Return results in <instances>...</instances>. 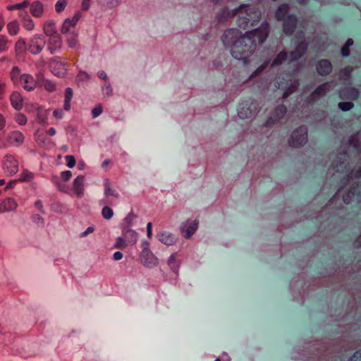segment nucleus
<instances>
[{"instance_id":"1","label":"nucleus","mask_w":361,"mask_h":361,"mask_svg":"<svg viewBox=\"0 0 361 361\" xmlns=\"http://www.w3.org/2000/svg\"><path fill=\"white\" fill-rule=\"evenodd\" d=\"M270 26L264 22L257 29L243 34L238 29L231 28L225 30L221 40L226 47H231V54L233 58L247 65L251 56L257 49L258 44H263L269 34Z\"/></svg>"},{"instance_id":"2","label":"nucleus","mask_w":361,"mask_h":361,"mask_svg":"<svg viewBox=\"0 0 361 361\" xmlns=\"http://www.w3.org/2000/svg\"><path fill=\"white\" fill-rule=\"evenodd\" d=\"M239 18L242 19L245 24L252 22L251 25H254V23L259 20L261 12L255 6L242 4L239 6Z\"/></svg>"},{"instance_id":"3","label":"nucleus","mask_w":361,"mask_h":361,"mask_svg":"<svg viewBox=\"0 0 361 361\" xmlns=\"http://www.w3.org/2000/svg\"><path fill=\"white\" fill-rule=\"evenodd\" d=\"M137 241V233L131 228H123L122 236L116 239L114 247L116 249L123 250L128 246L136 244Z\"/></svg>"},{"instance_id":"4","label":"nucleus","mask_w":361,"mask_h":361,"mask_svg":"<svg viewBox=\"0 0 361 361\" xmlns=\"http://www.w3.org/2000/svg\"><path fill=\"white\" fill-rule=\"evenodd\" d=\"M139 257L141 263L148 268L154 267L159 264L157 257L149 250V243L147 241L142 243V251Z\"/></svg>"},{"instance_id":"5","label":"nucleus","mask_w":361,"mask_h":361,"mask_svg":"<svg viewBox=\"0 0 361 361\" xmlns=\"http://www.w3.org/2000/svg\"><path fill=\"white\" fill-rule=\"evenodd\" d=\"M307 128L304 126H300L295 129L291 134L289 139V145L293 147H299L307 142Z\"/></svg>"},{"instance_id":"6","label":"nucleus","mask_w":361,"mask_h":361,"mask_svg":"<svg viewBox=\"0 0 361 361\" xmlns=\"http://www.w3.org/2000/svg\"><path fill=\"white\" fill-rule=\"evenodd\" d=\"M18 161L15 155L7 154L3 159V169L10 176L16 174L18 171Z\"/></svg>"},{"instance_id":"7","label":"nucleus","mask_w":361,"mask_h":361,"mask_svg":"<svg viewBox=\"0 0 361 361\" xmlns=\"http://www.w3.org/2000/svg\"><path fill=\"white\" fill-rule=\"evenodd\" d=\"M66 66L67 64L59 56L52 58L49 64L51 71L58 77H63L66 74Z\"/></svg>"},{"instance_id":"8","label":"nucleus","mask_w":361,"mask_h":361,"mask_svg":"<svg viewBox=\"0 0 361 361\" xmlns=\"http://www.w3.org/2000/svg\"><path fill=\"white\" fill-rule=\"evenodd\" d=\"M198 225V220L188 219L182 224L181 227L180 228L182 235L186 239L190 238V237L197 231Z\"/></svg>"},{"instance_id":"9","label":"nucleus","mask_w":361,"mask_h":361,"mask_svg":"<svg viewBox=\"0 0 361 361\" xmlns=\"http://www.w3.org/2000/svg\"><path fill=\"white\" fill-rule=\"evenodd\" d=\"M45 45V40L38 35L32 36L29 40L28 50L32 54H39Z\"/></svg>"},{"instance_id":"10","label":"nucleus","mask_w":361,"mask_h":361,"mask_svg":"<svg viewBox=\"0 0 361 361\" xmlns=\"http://www.w3.org/2000/svg\"><path fill=\"white\" fill-rule=\"evenodd\" d=\"M104 196L106 200L104 201V204H112L113 202L110 200V197H112L115 199L119 198L118 192L112 187L111 183L109 179L106 178L104 180Z\"/></svg>"},{"instance_id":"11","label":"nucleus","mask_w":361,"mask_h":361,"mask_svg":"<svg viewBox=\"0 0 361 361\" xmlns=\"http://www.w3.org/2000/svg\"><path fill=\"white\" fill-rule=\"evenodd\" d=\"M360 96V91L353 87H345L339 90V97L343 100H356Z\"/></svg>"},{"instance_id":"12","label":"nucleus","mask_w":361,"mask_h":361,"mask_svg":"<svg viewBox=\"0 0 361 361\" xmlns=\"http://www.w3.org/2000/svg\"><path fill=\"white\" fill-rule=\"evenodd\" d=\"M9 146L19 147L22 145L25 140V136L19 130H13L7 135Z\"/></svg>"},{"instance_id":"13","label":"nucleus","mask_w":361,"mask_h":361,"mask_svg":"<svg viewBox=\"0 0 361 361\" xmlns=\"http://www.w3.org/2000/svg\"><path fill=\"white\" fill-rule=\"evenodd\" d=\"M63 41L60 35L49 37L47 49L51 54H54L62 48Z\"/></svg>"},{"instance_id":"14","label":"nucleus","mask_w":361,"mask_h":361,"mask_svg":"<svg viewBox=\"0 0 361 361\" xmlns=\"http://www.w3.org/2000/svg\"><path fill=\"white\" fill-rule=\"evenodd\" d=\"M18 85H21L27 91H32L37 87V82L30 74L23 73Z\"/></svg>"},{"instance_id":"15","label":"nucleus","mask_w":361,"mask_h":361,"mask_svg":"<svg viewBox=\"0 0 361 361\" xmlns=\"http://www.w3.org/2000/svg\"><path fill=\"white\" fill-rule=\"evenodd\" d=\"M17 207L18 203L13 198L6 197L0 200V213L14 211Z\"/></svg>"},{"instance_id":"16","label":"nucleus","mask_w":361,"mask_h":361,"mask_svg":"<svg viewBox=\"0 0 361 361\" xmlns=\"http://www.w3.org/2000/svg\"><path fill=\"white\" fill-rule=\"evenodd\" d=\"M298 19L293 15H289L283 20V32L286 35H292L296 28Z\"/></svg>"},{"instance_id":"17","label":"nucleus","mask_w":361,"mask_h":361,"mask_svg":"<svg viewBox=\"0 0 361 361\" xmlns=\"http://www.w3.org/2000/svg\"><path fill=\"white\" fill-rule=\"evenodd\" d=\"M316 69L319 75H327L332 71V64L327 59H322L317 63Z\"/></svg>"},{"instance_id":"18","label":"nucleus","mask_w":361,"mask_h":361,"mask_svg":"<svg viewBox=\"0 0 361 361\" xmlns=\"http://www.w3.org/2000/svg\"><path fill=\"white\" fill-rule=\"evenodd\" d=\"M331 83L324 82L322 85L317 87V89L311 94L310 99L311 101H315L319 98L324 96L327 92L331 88Z\"/></svg>"},{"instance_id":"19","label":"nucleus","mask_w":361,"mask_h":361,"mask_svg":"<svg viewBox=\"0 0 361 361\" xmlns=\"http://www.w3.org/2000/svg\"><path fill=\"white\" fill-rule=\"evenodd\" d=\"M239 16V7L233 10H229L228 8H223L219 14V21H226L234 18L235 16Z\"/></svg>"},{"instance_id":"20","label":"nucleus","mask_w":361,"mask_h":361,"mask_svg":"<svg viewBox=\"0 0 361 361\" xmlns=\"http://www.w3.org/2000/svg\"><path fill=\"white\" fill-rule=\"evenodd\" d=\"M307 44L305 42H301L290 54V61H295L300 58L307 51Z\"/></svg>"},{"instance_id":"21","label":"nucleus","mask_w":361,"mask_h":361,"mask_svg":"<svg viewBox=\"0 0 361 361\" xmlns=\"http://www.w3.org/2000/svg\"><path fill=\"white\" fill-rule=\"evenodd\" d=\"M11 106L16 110H20L23 107V99L21 94L13 92L10 96Z\"/></svg>"},{"instance_id":"22","label":"nucleus","mask_w":361,"mask_h":361,"mask_svg":"<svg viewBox=\"0 0 361 361\" xmlns=\"http://www.w3.org/2000/svg\"><path fill=\"white\" fill-rule=\"evenodd\" d=\"M79 20V16L75 14L71 19H66L62 25L61 32L62 34H67L72 27H74Z\"/></svg>"},{"instance_id":"23","label":"nucleus","mask_w":361,"mask_h":361,"mask_svg":"<svg viewBox=\"0 0 361 361\" xmlns=\"http://www.w3.org/2000/svg\"><path fill=\"white\" fill-rule=\"evenodd\" d=\"M168 264L171 269L175 273L177 278L178 275V269L180 265V260L178 258V253L175 252L169 257L168 259Z\"/></svg>"},{"instance_id":"24","label":"nucleus","mask_w":361,"mask_h":361,"mask_svg":"<svg viewBox=\"0 0 361 361\" xmlns=\"http://www.w3.org/2000/svg\"><path fill=\"white\" fill-rule=\"evenodd\" d=\"M84 180V176H79L73 181V189L78 197H81L83 195Z\"/></svg>"},{"instance_id":"25","label":"nucleus","mask_w":361,"mask_h":361,"mask_svg":"<svg viewBox=\"0 0 361 361\" xmlns=\"http://www.w3.org/2000/svg\"><path fill=\"white\" fill-rule=\"evenodd\" d=\"M30 13L35 18L41 17L44 13V6L39 1H33L30 7Z\"/></svg>"},{"instance_id":"26","label":"nucleus","mask_w":361,"mask_h":361,"mask_svg":"<svg viewBox=\"0 0 361 361\" xmlns=\"http://www.w3.org/2000/svg\"><path fill=\"white\" fill-rule=\"evenodd\" d=\"M19 17L21 18L23 26L27 30L31 31L34 29L35 23L26 11L20 12Z\"/></svg>"},{"instance_id":"27","label":"nucleus","mask_w":361,"mask_h":361,"mask_svg":"<svg viewBox=\"0 0 361 361\" xmlns=\"http://www.w3.org/2000/svg\"><path fill=\"white\" fill-rule=\"evenodd\" d=\"M44 34L48 37H51L59 35L57 33L56 24L53 20H47L44 23L43 26Z\"/></svg>"},{"instance_id":"28","label":"nucleus","mask_w":361,"mask_h":361,"mask_svg":"<svg viewBox=\"0 0 361 361\" xmlns=\"http://www.w3.org/2000/svg\"><path fill=\"white\" fill-rule=\"evenodd\" d=\"M159 240L166 245L175 244L176 239L173 235L167 232H163L159 235Z\"/></svg>"},{"instance_id":"29","label":"nucleus","mask_w":361,"mask_h":361,"mask_svg":"<svg viewBox=\"0 0 361 361\" xmlns=\"http://www.w3.org/2000/svg\"><path fill=\"white\" fill-rule=\"evenodd\" d=\"M23 78V74L18 66H15L10 72V78L14 85H18Z\"/></svg>"},{"instance_id":"30","label":"nucleus","mask_w":361,"mask_h":361,"mask_svg":"<svg viewBox=\"0 0 361 361\" xmlns=\"http://www.w3.org/2000/svg\"><path fill=\"white\" fill-rule=\"evenodd\" d=\"M289 6L287 4L281 5L276 12V18L278 20H284L288 16Z\"/></svg>"},{"instance_id":"31","label":"nucleus","mask_w":361,"mask_h":361,"mask_svg":"<svg viewBox=\"0 0 361 361\" xmlns=\"http://www.w3.org/2000/svg\"><path fill=\"white\" fill-rule=\"evenodd\" d=\"M66 42L70 48L78 49L79 47L78 35L74 32L69 33L66 38Z\"/></svg>"},{"instance_id":"32","label":"nucleus","mask_w":361,"mask_h":361,"mask_svg":"<svg viewBox=\"0 0 361 361\" xmlns=\"http://www.w3.org/2000/svg\"><path fill=\"white\" fill-rule=\"evenodd\" d=\"M73 95V90L71 87H67L65 90V99H64V109L68 111L71 109V101Z\"/></svg>"},{"instance_id":"33","label":"nucleus","mask_w":361,"mask_h":361,"mask_svg":"<svg viewBox=\"0 0 361 361\" xmlns=\"http://www.w3.org/2000/svg\"><path fill=\"white\" fill-rule=\"evenodd\" d=\"M15 49L17 54H24L26 50V43L24 39L20 38L15 44Z\"/></svg>"},{"instance_id":"34","label":"nucleus","mask_w":361,"mask_h":361,"mask_svg":"<svg viewBox=\"0 0 361 361\" xmlns=\"http://www.w3.org/2000/svg\"><path fill=\"white\" fill-rule=\"evenodd\" d=\"M7 29L11 35H16L20 30L19 23L16 20L11 21L8 23Z\"/></svg>"},{"instance_id":"35","label":"nucleus","mask_w":361,"mask_h":361,"mask_svg":"<svg viewBox=\"0 0 361 361\" xmlns=\"http://www.w3.org/2000/svg\"><path fill=\"white\" fill-rule=\"evenodd\" d=\"M354 42L352 38H348L345 44L341 48V55L344 57L348 56L350 54V47L353 44Z\"/></svg>"},{"instance_id":"36","label":"nucleus","mask_w":361,"mask_h":361,"mask_svg":"<svg viewBox=\"0 0 361 361\" xmlns=\"http://www.w3.org/2000/svg\"><path fill=\"white\" fill-rule=\"evenodd\" d=\"M40 85L49 92H52L56 90V84L49 80H43Z\"/></svg>"},{"instance_id":"37","label":"nucleus","mask_w":361,"mask_h":361,"mask_svg":"<svg viewBox=\"0 0 361 361\" xmlns=\"http://www.w3.org/2000/svg\"><path fill=\"white\" fill-rule=\"evenodd\" d=\"M287 59V53L285 51H281L275 59L273 60L271 66H278L281 64L283 61H285Z\"/></svg>"},{"instance_id":"38","label":"nucleus","mask_w":361,"mask_h":361,"mask_svg":"<svg viewBox=\"0 0 361 361\" xmlns=\"http://www.w3.org/2000/svg\"><path fill=\"white\" fill-rule=\"evenodd\" d=\"M109 205V204H105L102 210V215L105 219H110L114 215V212Z\"/></svg>"},{"instance_id":"39","label":"nucleus","mask_w":361,"mask_h":361,"mask_svg":"<svg viewBox=\"0 0 361 361\" xmlns=\"http://www.w3.org/2000/svg\"><path fill=\"white\" fill-rule=\"evenodd\" d=\"M68 4V0H58L55 4L56 12L60 13L63 11Z\"/></svg>"},{"instance_id":"40","label":"nucleus","mask_w":361,"mask_h":361,"mask_svg":"<svg viewBox=\"0 0 361 361\" xmlns=\"http://www.w3.org/2000/svg\"><path fill=\"white\" fill-rule=\"evenodd\" d=\"M30 5V2L27 0L23 1L22 3L16 4L13 5H9L7 6V9L8 11L16 10V9H22L27 7Z\"/></svg>"},{"instance_id":"41","label":"nucleus","mask_w":361,"mask_h":361,"mask_svg":"<svg viewBox=\"0 0 361 361\" xmlns=\"http://www.w3.org/2000/svg\"><path fill=\"white\" fill-rule=\"evenodd\" d=\"M14 120L20 126H25L27 121L26 116L22 113L16 114L14 116Z\"/></svg>"},{"instance_id":"42","label":"nucleus","mask_w":361,"mask_h":361,"mask_svg":"<svg viewBox=\"0 0 361 361\" xmlns=\"http://www.w3.org/2000/svg\"><path fill=\"white\" fill-rule=\"evenodd\" d=\"M135 218V215L130 212L123 220V228H130L133 219Z\"/></svg>"},{"instance_id":"43","label":"nucleus","mask_w":361,"mask_h":361,"mask_svg":"<svg viewBox=\"0 0 361 361\" xmlns=\"http://www.w3.org/2000/svg\"><path fill=\"white\" fill-rule=\"evenodd\" d=\"M338 108L343 111H347L354 107V104L351 102H342L338 104Z\"/></svg>"},{"instance_id":"44","label":"nucleus","mask_w":361,"mask_h":361,"mask_svg":"<svg viewBox=\"0 0 361 361\" xmlns=\"http://www.w3.org/2000/svg\"><path fill=\"white\" fill-rule=\"evenodd\" d=\"M360 135L359 133H356L353 135L349 138V145L353 146L355 148H358L360 146Z\"/></svg>"},{"instance_id":"45","label":"nucleus","mask_w":361,"mask_h":361,"mask_svg":"<svg viewBox=\"0 0 361 361\" xmlns=\"http://www.w3.org/2000/svg\"><path fill=\"white\" fill-rule=\"evenodd\" d=\"M103 94L109 97L113 94V89L109 83V82H106L102 87Z\"/></svg>"},{"instance_id":"46","label":"nucleus","mask_w":361,"mask_h":361,"mask_svg":"<svg viewBox=\"0 0 361 361\" xmlns=\"http://www.w3.org/2000/svg\"><path fill=\"white\" fill-rule=\"evenodd\" d=\"M287 111L286 106L284 105H279L275 109V114L278 118H282Z\"/></svg>"},{"instance_id":"47","label":"nucleus","mask_w":361,"mask_h":361,"mask_svg":"<svg viewBox=\"0 0 361 361\" xmlns=\"http://www.w3.org/2000/svg\"><path fill=\"white\" fill-rule=\"evenodd\" d=\"M33 178V174L27 170H23L20 174V180L29 181Z\"/></svg>"},{"instance_id":"48","label":"nucleus","mask_w":361,"mask_h":361,"mask_svg":"<svg viewBox=\"0 0 361 361\" xmlns=\"http://www.w3.org/2000/svg\"><path fill=\"white\" fill-rule=\"evenodd\" d=\"M8 39L4 35H0V53L6 51Z\"/></svg>"},{"instance_id":"49","label":"nucleus","mask_w":361,"mask_h":361,"mask_svg":"<svg viewBox=\"0 0 361 361\" xmlns=\"http://www.w3.org/2000/svg\"><path fill=\"white\" fill-rule=\"evenodd\" d=\"M103 111L102 105L99 104H97L92 110V115L93 118H96L98 116H99Z\"/></svg>"},{"instance_id":"50","label":"nucleus","mask_w":361,"mask_h":361,"mask_svg":"<svg viewBox=\"0 0 361 361\" xmlns=\"http://www.w3.org/2000/svg\"><path fill=\"white\" fill-rule=\"evenodd\" d=\"M65 159L66 161V165L69 168H73L75 165V159L72 155H67L65 157Z\"/></svg>"},{"instance_id":"51","label":"nucleus","mask_w":361,"mask_h":361,"mask_svg":"<svg viewBox=\"0 0 361 361\" xmlns=\"http://www.w3.org/2000/svg\"><path fill=\"white\" fill-rule=\"evenodd\" d=\"M9 146L7 137H5L3 134L0 133V149H4Z\"/></svg>"},{"instance_id":"52","label":"nucleus","mask_w":361,"mask_h":361,"mask_svg":"<svg viewBox=\"0 0 361 361\" xmlns=\"http://www.w3.org/2000/svg\"><path fill=\"white\" fill-rule=\"evenodd\" d=\"M355 192L353 189L350 190L345 195H343V201L345 203L348 204L351 199L354 197Z\"/></svg>"},{"instance_id":"53","label":"nucleus","mask_w":361,"mask_h":361,"mask_svg":"<svg viewBox=\"0 0 361 361\" xmlns=\"http://www.w3.org/2000/svg\"><path fill=\"white\" fill-rule=\"evenodd\" d=\"M72 176V173L70 171H63L61 174V177L63 181H68Z\"/></svg>"},{"instance_id":"54","label":"nucleus","mask_w":361,"mask_h":361,"mask_svg":"<svg viewBox=\"0 0 361 361\" xmlns=\"http://www.w3.org/2000/svg\"><path fill=\"white\" fill-rule=\"evenodd\" d=\"M91 1L92 0H82L81 7L83 11H87L89 9Z\"/></svg>"},{"instance_id":"55","label":"nucleus","mask_w":361,"mask_h":361,"mask_svg":"<svg viewBox=\"0 0 361 361\" xmlns=\"http://www.w3.org/2000/svg\"><path fill=\"white\" fill-rule=\"evenodd\" d=\"M296 89V87L295 86H292L291 87H289L288 90H286V92L283 93V98H286L287 97H288V95H290V94H292Z\"/></svg>"},{"instance_id":"56","label":"nucleus","mask_w":361,"mask_h":361,"mask_svg":"<svg viewBox=\"0 0 361 361\" xmlns=\"http://www.w3.org/2000/svg\"><path fill=\"white\" fill-rule=\"evenodd\" d=\"M32 220L37 224H41L42 225L44 224V219L39 214L33 215Z\"/></svg>"},{"instance_id":"57","label":"nucleus","mask_w":361,"mask_h":361,"mask_svg":"<svg viewBox=\"0 0 361 361\" xmlns=\"http://www.w3.org/2000/svg\"><path fill=\"white\" fill-rule=\"evenodd\" d=\"M97 76L102 79V80H104L106 82H109L108 81V77H107V75L106 73L104 71H100L98 72L97 73Z\"/></svg>"},{"instance_id":"58","label":"nucleus","mask_w":361,"mask_h":361,"mask_svg":"<svg viewBox=\"0 0 361 361\" xmlns=\"http://www.w3.org/2000/svg\"><path fill=\"white\" fill-rule=\"evenodd\" d=\"M6 87L5 83H0V99H2L5 95Z\"/></svg>"},{"instance_id":"59","label":"nucleus","mask_w":361,"mask_h":361,"mask_svg":"<svg viewBox=\"0 0 361 361\" xmlns=\"http://www.w3.org/2000/svg\"><path fill=\"white\" fill-rule=\"evenodd\" d=\"M6 118L3 114L0 113V130H2L6 126Z\"/></svg>"},{"instance_id":"60","label":"nucleus","mask_w":361,"mask_h":361,"mask_svg":"<svg viewBox=\"0 0 361 361\" xmlns=\"http://www.w3.org/2000/svg\"><path fill=\"white\" fill-rule=\"evenodd\" d=\"M352 71V68L350 67H346L345 68H343V70H341V73L343 74V75H345V77H350V72Z\"/></svg>"},{"instance_id":"61","label":"nucleus","mask_w":361,"mask_h":361,"mask_svg":"<svg viewBox=\"0 0 361 361\" xmlns=\"http://www.w3.org/2000/svg\"><path fill=\"white\" fill-rule=\"evenodd\" d=\"M215 361H231V359L227 353H223L221 357H218Z\"/></svg>"},{"instance_id":"62","label":"nucleus","mask_w":361,"mask_h":361,"mask_svg":"<svg viewBox=\"0 0 361 361\" xmlns=\"http://www.w3.org/2000/svg\"><path fill=\"white\" fill-rule=\"evenodd\" d=\"M352 361H361V352H356L351 358Z\"/></svg>"},{"instance_id":"63","label":"nucleus","mask_w":361,"mask_h":361,"mask_svg":"<svg viewBox=\"0 0 361 361\" xmlns=\"http://www.w3.org/2000/svg\"><path fill=\"white\" fill-rule=\"evenodd\" d=\"M94 231V228L93 226H90L87 228V230L81 234L82 237L86 236L87 234L92 233Z\"/></svg>"},{"instance_id":"64","label":"nucleus","mask_w":361,"mask_h":361,"mask_svg":"<svg viewBox=\"0 0 361 361\" xmlns=\"http://www.w3.org/2000/svg\"><path fill=\"white\" fill-rule=\"evenodd\" d=\"M54 116L57 118H61L62 117V111L61 109H56L53 112Z\"/></svg>"}]
</instances>
